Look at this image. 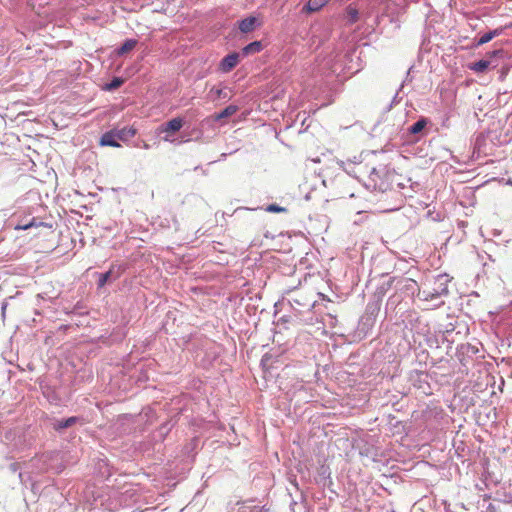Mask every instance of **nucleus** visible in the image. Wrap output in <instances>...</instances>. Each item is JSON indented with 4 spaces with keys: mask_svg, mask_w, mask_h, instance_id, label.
I'll list each match as a JSON object with an SVG mask.
<instances>
[{
    "mask_svg": "<svg viewBox=\"0 0 512 512\" xmlns=\"http://www.w3.org/2000/svg\"><path fill=\"white\" fill-rule=\"evenodd\" d=\"M77 421H78L77 417H69L66 420L59 421L57 423V425H55V429L59 430V429L68 428V427L74 425Z\"/></svg>",
    "mask_w": 512,
    "mask_h": 512,
    "instance_id": "ddd939ff",
    "label": "nucleus"
},
{
    "mask_svg": "<svg viewBox=\"0 0 512 512\" xmlns=\"http://www.w3.org/2000/svg\"><path fill=\"white\" fill-rule=\"evenodd\" d=\"M330 0H309L303 7L302 11L305 13H314L324 7Z\"/></svg>",
    "mask_w": 512,
    "mask_h": 512,
    "instance_id": "0eeeda50",
    "label": "nucleus"
},
{
    "mask_svg": "<svg viewBox=\"0 0 512 512\" xmlns=\"http://www.w3.org/2000/svg\"><path fill=\"white\" fill-rule=\"evenodd\" d=\"M99 144L101 146H110V147H120V144L118 143V138L115 136V133L112 130L105 132L99 141Z\"/></svg>",
    "mask_w": 512,
    "mask_h": 512,
    "instance_id": "39448f33",
    "label": "nucleus"
},
{
    "mask_svg": "<svg viewBox=\"0 0 512 512\" xmlns=\"http://www.w3.org/2000/svg\"><path fill=\"white\" fill-rule=\"evenodd\" d=\"M112 274V271L109 270L103 274H100L99 280H98V287H103L107 281L109 280L110 276Z\"/></svg>",
    "mask_w": 512,
    "mask_h": 512,
    "instance_id": "4468645a",
    "label": "nucleus"
},
{
    "mask_svg": "<svg viewBox=\"0 0 512 512\" xmlns=\"http://www.w3.org/2000/svg\"><path fill=\"white\" fill-rule=\"evenodd\" d=\"M238 111V106L236 105H229L225 109H223L221 112L216 113L213 115V119L215 121H219L224 118L231 117Z\"/></svg>",
    "mask_w": 512,
    "mask_h": 512,
    "instance_id": "6e6552de",
    "label": "nucleus"
},
{
    "mask_svg": "<svg viewBox=\"0 0 512 512\" xmlns=\"http://www.w3.org/2000/svg\"><path fill=\"white\" fill-rule=\"evenodd\" d=\"M257 25H260V23H258L257 18L254 16H250V17H247V18L241 20L239 22L238 27L241 32L248 33V32L253 31Z\"/></svg>",
    "mask_w": 512,
    "mask_h": 512,
    "instance_id": "423d86ee",
    "label": "nucleus"
},
{
    "mask_svg": "<svg viewBox=\"0 0 512 512\" xmlns=\"http://www.w3.org/2000/svg\"><path fill=\"white\" fill-rule=\"evenodd\" d=\"M422 294H423L424 300H432V299H434L436 297H439V295H440L438 292L437 293H430V292H427L425 290L422 292Z\"/></svg>",
    "mask_w": 512,
    "mask_h": 512,
    "instance_id": "a211bd4d",
    "label": "nucleus"
},
{
    "mask_svg": "<svg viewBox=\"0 0 512 512\" xmlns=\"http://www.w3.org/2000/svg\"><path fill=\"white\" fill-rule=\"evenodd\" d=\"M349 15L351 16L353 21H356L358 12L355 9H349Z\"/></svg>",
    "mask_w": 512,
    "mask_h": 512,
    "instance_id": "aec40b11",
    "label": "nucleus"
},
{
    "mask_svg": "<svg viewBox=\"0 0 512 512\" xmlns=\"http://www.w3.org/2000/svg\"><path fill=\"white\" fill-rule=\"evenodd\" d=\"M266 211L279 213L285 211V208L278 206L277 204H271L266 208Z\"/></svg>",
    "mask_w": 512,
    "mask_h": 512,
    "instance_id": "dca6fc26",
    "label": "nucleus"
},
{
    "mask_svg": "<svg viewBox=\"0 0 512 512\" xmlns=\"http://www.w3.org/2000/svg\"><path fill=\"white\" fill-rule=\"evenodd\" d=\"M184 126V120L181 117H175L157 128L158 134H165L164 141H171V137Z\"/></svg>",
    "mask_w": 512,
    "mask_h": 512,
    "instance_id": "f257e3e1",
    "label": "nucleus"
},
{
    "mask_svg": "<svg viewBox=\"0 0 512 512\" xmlns=\"http://www.w3.org/2000/svg\"><path fill=\"white\" fill-rule=\"evenodd\" d=\"M210 92L214 93L216 98H220L223 95L226 96V94L224 93V90L220 89V88H212Z\"/></svg>",
    "mask_w": 512,
    "mask_h": 512,
    "instance_id": "6ab92c4d",
    "label": "nucleus"
},
{
    "mask_svg": "<svg viewBox=\"0 0 512 512\" xmlns=\"http://www.w3.org/2000/svg\"><path fill=\"white\" fill-rule=\"evenodd\" d=\"M239 62V54L234 52V53H231V54H228L227 56H225L220 64H219V69L222 71V72H230L233 68H235L237 66Z\"/></svg>",
    "mask_w": 512,
    "mask_h": 512,
    "instance_id": "f03ea898",
    "label": "nucleus"
},
{
    "mask_svg": "<svg viewBox=\"0 0 512 512\" xmlns=\"http://www.w3.org/2000/svg\"><path fill=\"white\" fill-rule=\"evenodd\" d=\"M508 27H512V24L507 25V26H505V27H499V28H496V29H494V30H492V31L488 32V33H485L483 36H481V37L477 40L476 45H477V46H481V45H483V44L488 43V42H489V41H491L493 38H495V37H497V36L501 35V34L504 32V30H505L506 28H508Z\"/></svg>",
    "mask_w": 512,
    "mask_h": 512,
    "instance_id": "7ed1b4c3",
    "label": "nucleus"
},
{
    "mask_svg": "<svg viewBox=\"0 0 512 512\" xmlns=\"http://www.w3.org/2000/svg\"><path fill=\"white\" fill-rule=\"evenodd\" d=\"M123 84V80L121 78H114L111 83L107 85L109 90L117 89Z\"/></svg>",
    "mask_w": 512,
    "mask_h": 512,
    "instance_id": "2eb2a0df",
    "label": "nucleus"
},
{
    "mask_svg": "<svg viewBox=\"0 0 512 512\" xmlns=\"http://www.w3.org/2000/svg\"><path fill=\"white\" fill-rule=\"evenodd\" d=\"M43 225H44L43 222H40L39 224H36L35 220L33 219L30 223L22 225V226H17L16 228L17 229L27 230V229H29L31 227H34V226H43Z\"/></svg>",
    "mask_w": 512,
    "mask_h": 512,
    "instance_id": "f3484780",
    "label": "nucleus"
},
{
    "mask_svg": "<svg viewBox=\"0 0 512 512\" xmlns=\"http://www.w3.org/2000/svg\"><path fill=\"white\" fill-rule=\"evenodd\" d=\"M262 48H263V46L260 41H254V42H251L250 44H248L247 46H245L242 49V52L244 55H249L252 53L260 52L262 50Z\"/></svg>",
    "mask_w": 512,
    "mask_h": 512,
    "instance_id": "1a4fd4ad",
    "label": "nucleus"
},
{
    "mask_svg": "<svg viewBox=\"0 0 512 512\" xmlns=\"http://www.w3.org/2000/svg\"><path fill=\"white\" fill-rule=\"evenodd\" d=\"M426 125H427V120L425 118H421L409 128V131L411 134H417V133L421 132L425 128Z\"/></svg>",
    "mask_w": 512,
    "mask_h": 512,
    "instance_id": "f8f14e48",
    "label": "nucleus"
},
{
    "mask_svg": "<svg viewBox=\"0 0 512 512\" xmlns=\"http://www.w3.org/2000/svg\"><path fill=\"white\" fill-rule=\"evenodd\" d=\"M502 53H503V50L498 49V50L492 51L489 55L493 57V56L501 55Z\"/></svg>",
    "mask_w": 512,
    "mask_h": 512,
    "instance_id": "412c9836",
    "label": "nucleus"
},
{
    "mask_svg": "<svg viewBox=\"0 0 512 512\" xmlns=\"http://www.w3.org/2000/svg\"><path fill=\"white\" fill-rule=\"evenodd\" d=\"M113 131L115 133V136L120 141H128L129 139L133 138L137 133V130L133 126L123 127L121 129H113Z\"/></svg>",
    "mask_w": 512,
    "mask_h": 512,
    "instance_id": "20e7f679",
    "label": "nucleus"
},
{
    "mask_svg": "<svg viewBox=\"0 0 512 512\" xmlns=\"http://www.w3.org/2000/svg\"><path fill=\"white\" fill-rule=\"evenodd\" d=\"M490 65H491V62L489 60L482 59V60H479L478 62L473 63L470 66V69L477 73H482L486 69H488L490 67Z\"/></svg>",
    "mask_w": 512,
    "mask_h": 512,
    "instance_id": "9d476101",
    "label": "nucleus"
},
{
    "mask_svg": "<svg viewBox=\"0 0 512 512\" xmlns=\"http://www.w3.org/2000/svg\"><path fill=\"white\" fill-rule=\"evenodd\" d=\"M137 45V40L135 39H128L126 40L122 46L118 49V55H123V54H126L128 52H130L131 50H133Z\"/></svg>",
    "mask_w": 512,
    "mask_h": 512,
    "instance_id": "9b49d317",
    "label": "nucleus"
}]
</instances>
